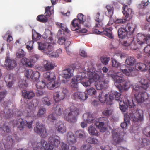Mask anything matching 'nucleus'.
<instances>
[{
    "label": "nucleus",
    "instance_id": "nucleus-43",
    "mask_svg": "<svg viewBox=\"0 0 150 150\" xmlns=\"http://www.w3.org/2000/svg\"><path fill=\"white\" fill-rule=\"evenodd\" d=\"M1 128L4 132L9 133L11 131L10 126L8 123H5Z\"/></svg>",
    "mask_w": 150,
    "mask_h": 150
},
{
    "label": "nucleus",
    "instance_id": "nucleus-13",
    "mask_svg": "<svg viewBox=\"0 0 150 150\" xmlns=\"http://www.w3.org/2000/svg\"><path fill=\"white\" fill-rule=\"evenodd\" d=\"M137 42L139 44L146 42L150 45V34L145 36L144 34L139 33L137 35Z\"/></svg>",
    "mask_w": 150,
    "mask_h": 150
},
{
    "label": "nucleus",
    "instance_id": "nucleus-33",
    "mask_svg": "<svg viewBox=\"0 0 150 150\" xmlns=\"http://www.w3.org/2000/svg\"><path fill=\"white\" fill-rule=\"evenodd\" d=\"M55 113L58 116H61L63 112L62 106L60 105H57L56 107L53 108Z\"/></svg>",
    "mask_w": 150,
    "mask_h": 150
},
{
    "label": "nucleus",
    "instance_id": "nucleus-4",
    "mask_svg": "<svg viewBox=\"0 0 150 150\" xmlns=\"http://www.w3.org/2000/svg\"><path fill=\"white\" fill-rule=\"evenodd\" d=\"M136 117L133 113H130L129 115H126L124 116V121L129 123L130 120L133 121L134 122H141L143 120L142 111L137 109L136 112Z\"/></svg>",
    "mask_w": 150,
    "mask_h": 150
},
{
    "label": "nucleus",
    "instance_id": "nucleus-64",
    "mask_svg": "<svg viewBox=\"0 0 150 150\" xmlns=\"http://www.w3.org/2000/svg\"><path fill=\"white\" fill-rule=\"evenodd\" d=\"M33 42L32 41H29L27 43L26 48L29 51H31L32 50L33 45Z\"/></svg>",
    "mask_w": 150,
    "mask_h": 150
},
{
    "label": "nucleus",
    "instance_id": "nucleus-31",
    "mask_svg": "<svg viewBox=\"0 0 150 150\" xmlns=\"http://www.w3.org/2000/svg\"><path fill=\"white\" fill-rule=\"evenodd\" d=\"M106 8L108 11L107 16L108 17H109L110 18L107 25L108 26H110L112 24V21L111 19L112 16V7L110 6L107 5L106 6Z\"/></svg>",
    "mask_w": 150,
    "mask_h": 150
},
{
    "label": "nucleus",
    "instance_id": "nucleus-2",
    "mask_svg": "<svg viewBox=\"0 0 150 150\" xmlns=\"http://www.w3.org/2000/svg\"><path fill=\"white\" fill-rule=\"evenodd\" d=\"M136 27L135 24L132 23H128L125 26L119 28L118 30V36L119 38L124 39L127 35L133 34Z\"/></svg>",
    "mask_w": 150,
    "mask_h": 150
},
{
    "label": "nucleus",
    "instance_id": "nucleus-41",
    "mask_svg": "<svg viewBox=\"0 0 150 150\" xmlns=\"http://www.w3.org/2000/svg\"><path fill=\"white\" fill-rule=\"evenodd\" d=\"M21 62L27 67H31L33 66L30 60L25 57H23L22 59Z\"/></svg>",
    "mask_w": 150,
    "mask_h": 150
},
{
    "label": "nucleus",
    "instance_id": "nucleus-50",
    "mask_svg": "<svg viewBox=\"0 0 150 150\" xmlns=\"http://www.w3.org/2000/svg\"><path fill=\"white\" fill-rule=\"evenodd\" d=\"M46 83L44 81H39L36 84V86L38 89H43L45 87Z\"/></svg>",
    "mask_w": 150,
    "mask_h": 150
},
{
    "label": "nucleus",
    "instance_id": "nucleus-29",
    "mask_svg": "<svg viewBox=\"0 0 150 150\" xmlns=\"http://www.w3.org/2000/svg\"><path fill=\"white\" fill-rule=\"evenodd\" d=\"M73 72L70 68L65 69L63 71L62 76L66 79L69 78L73 76Z\"/></svg>",
    "mask_w": 150,
    "mask_h": 150
},
{
    "label": "nucleus",
    "instance_id": "nucleus-1",
    "mask_svg": "<svg viewBox=\"0 0 150 150\" xmlns=\"http://www.w3.org/2000/svg\"><path fill=\"white\" fill-rule=\"evenodd\" d=\"M114 72L113 71V73ZM113 74V79L114 81V85L119 90L124 89L127 90L130 87L129 82H125V79L121 72H117Z\"/></svg>",
    "mask_w": 150,
    "mask_h": 150
},
{
    "label": "nucleus",
    "instance_id": "nucleus-44",
    "mask_svg": "<svg viewBox=\"0 0 150 150\" xmlns=\"http://www.w3.org/2000/svg\"><path fill=\"white\" fill-rule=\"evenodd\" d=\"M136 67L139 70L144 71H146L148 68L146 64L142 63H138L136 64Z\"/></svg>",
    "mask_w": 150,
    "mask_h": 150
},
{
    "label": "nucleus",
    "instance_id": "nucleus-34",
    "mask_svg": "<svg viewBox=\"0 0 150 150\" xmlns=\"http://www.w3.org/2000/svg\"><path fill=\"white\" fill-rule=\"evenodd\" d=\"M127 38L126 40L124 41L122 44L123 45L125 46H129L130 44L134 41V38L132 35L127 36Z\"/></svg>",
    "mask_w": 150,
    "mask_h": 150
},
{
    "label": "nucleus",
    "instance_id": "nucleus-35",
    "mask_svg": "<svg viewBox=\"0 0 150 150\" xmlns=\"http://www.w3.org/2000/svg\"><path fill=\"white\" fill-rule=\"evenodd\" d=\"M46 86L48 89L52 90L58 87L59 84L56 82L54 80H53L48 83Z\"/></svg>",
    "mask_w": 150,
    "mask_h": 150
},
{
    "label": "nucleus",
    "instance_id": "nucleus-25",
    "mask_svg": "<svg viewBox=\"0 0 150 150\" xmlns=\"http://www.w3.org/2000/svg\"><path fill=\"white\" fill-rule=\"evenodd\" d=\"M22 92V95L25 98L30 99L35 96V93L33 90H24Z\"/></svg>",
    "mask_w": 150,
    "mask_h": 150
},
{
    "label": "nucleus",
    "instance_id": "nucleus-59",
    "mask_svg": "<svg viewBox=\"0 0 150 150\" xmlns=\"http://www.w3.org/2000/svg\"><path fill=\"white\" fill-rule=\"evenodd\" d=\"M41 38L40 35L38 33H33L32 39L34 41H37L39 40Z\"/></svg>",
    "mask_w": 150,
    "mask_h": 150
},
{
    "label": "nucleus",
    "instance_id": "nucleus-51",
    "mask_svg": "<svg viewBox=\"0 0 150 150\" xmlns=\"http://www.w3.org/2000/svg\"><path fill=\"white\" fill-rule=\"evenodd\" d=\"M141 144L142 147L146 146L150 144V141L147 139H142L141 141Z\"/></svg>",
    "mask_w": 150,
    "mask_h": 150
},
{
    "label": "nucleus",
    "instance_id": "nucleus-28",
    "mask_svg": "<svg viewBox=\"0 0 150 150\" xmlns=\"http://www.w3.org/2000/svg\"><path fill=\"white\" fill-rule=\"evenodd\" d=\"M9 103L7 102H5L3 103L4 107V111L6 116L8 118H10L13 116V114L11 113V110L8 108Z\"/></svg>",
    "mask_w": 150,
    "mask_h": 150
},
{
    "label": "nucleus",
    "instance_id": "nucleus-8",
    "mask_svg": "<svg viewBox=\"0 0 150 150\" xmlns=\"http://www.w3.org/2000/svg\"><path fill=\"white\" fill-rule=\"evenodd\" d=\"M34 131L42 138H45L47 136V133L45 126L39 121H37L36 126L34 127Z\"/></svg>",
    "mask_w": 150,
    "mask_h": 150
},
{
    "label": "nucleus",
    "instance_id": "nucleus-40",
    "mask_svg": "<svg viewBox=\"0 0 150 150\" xmlns=\"http://www.w3.org/2000/svg\"><path fill=\"white\" fill-rule=\"evenodd\" d=\"M88 132L90 135L98 136L99 134L96 128L92 125L88 128Z\"/></svg>",
    "mask_w": 150,
    "mask_h": 150
},
{
    "label": "nucleus",
    "instance_id": "nucleus-54",
    "mask_svg": "<svg viewBox=\"0 0 150 150\" xmlns=\"http://www.w3.org/2000/svg\"><path fill=\"white\" fill-rule=\"evenodd\" d=\"M86 91L89 95H95L96 93V90L93 87H91L89 89H86Z\"/></svg>",
    "mask_w": 150,
    "mask_h": 150
},
{
    "label": "nucleus",
    "instance_id": "nucleus-47",
    "mask_svg": "<svg viewBox=\"0 0 150 150\" xmlns=\"http://www.w3.org/2000/svg\"><path fill=\"white\" fill-rule=\"evenodd\" d=\"M140 82L141 87L145 90L149 86V83L144 79H141Z\"/></svg>",
    "mask_w": 150,
    "mask_h": 150
},
{
    "label": "nucleus",
    "instance_id": "nucleus-6",
    "mask_svg": "<svg viewBox=\"0 0 150 150\" xmlns=\"http://www.w3.org/2000/svg\"><path fill=\"white\" fill-rule=\"evenodd\" d=\"M99 100L102 103H104L106 102L107 107H110L112 104V92H110L103 95V92L100 93L99 96Z\"/></svg>",
    "mask_w": 150,
    "mask_h": 150
},
{
    "label": "nucleus",
    "instance_id": "nucleus-49",
    "mask_svg": "<svg viewBox=\"0 0 150 150\" xmlns=\"http://www.w3.org/2000/svg\"><path fill=\"white\" fill-rule=\"evenodd\" d=\"M40 56L39 55L36 54H33L31 57L30 61L31 63H35L39 59Z\"/></svg>",
    "mask_w": 150,
    "mask_h": 150
},
{
    "label": "nucleus",
    "instance_id": "nucleus-56",
    "mask_svg": "<svg viewBox=\"0 0 150 150\" xmlns=\"http://www.w3.org/2000/svg\"><path fill=\"white\" fill-rule=\"evenodd\" d=\"M109 108L108 107H107ZM112 110L110 109L107 108L106 110H105L103 112V114L106 116H108L112 115Z\"/></svg>",
    "mask_w": 150,
    "mask_h": 150
},
{
    "label": "nucleus",
    "instance_id": "nucleus-16",
    "mask_svg": "<svg viewBox=\"0 0 150 150\" xmlns=\"http://www.w3.org/2000/svg\"><path fill=\"white\" fill-rule=\"evenodd\" d=\"M107 120V118L104 117H100L98 120V122H97L95 123V125L96 127L98 128L101 132H103L106 131L107 128L105 126L104 124Z\"/></svg>",
    "mask_w": 150,
    "mask_h": 150
},
{
    "label": "nucleus",
    "instance_id": "nucleus-38",
    "mask_svg": "<svg viewBox=\"0 0 150 150\" xmlns=\"http://www.w3.org/2000/svg\"><path fill=\"white\" fill-rule=\"evenodd\" d=\"M93 79H88L86 77H85L83 81H82L81 84L85 87H87L90 86L94 82Z\"/></svg>",
    "mask_w": 150,
    "mask_h": 150
},
{
    "label": "nucleus",
    "instance_id": "nucleus-23",
    "mask_svg": "<svg viewBox=\"0 0 150 150\" xmlns=\"http://www.w3.org/2000/svg\"><path fill=\"white\" fill-rule=\"evenodd\" d=\"M55 127L57 131L61 134H64L67 132L65 125L61 121H59L56 123Z\"/></svg>",
    "mask_w": 150,
    "mask_h": 150
},
{
    "label": "nucleus",
    "instance_id": "nucleus-11",
    "mask_svg": "<svg viewBox=\"0 0 150 150\" xmlns=\"http://www.w3.org/2000/svg\"><path fill=\"white\" fill-rule=\"evenodd\" d=\"M68 93L67 89H64L62 92L57 91L54 93L53 95L54 100L56 103L59 102L63 100Z\"/></svg>",
    "mask_w": 150,
    "mask_h": 150
},
{
    "label": "nucleus",
    "instance_id": "nucleus-19",
    "mask_svg": "<svg viewBox=\"0 0 150 150\" xmlns=\"http://www.w3.org/2000/svg\"><path fill=\"white\" fill-rule=\"evenodd\" d=\"M123 10L122 12L125 16V18L127 21H129L132 17L133 13L131 9L128 8V6L124 4L122 8Z\"/></svg>",
    "mask_w": 150,
    "mask_h": 150
},
{
    "label": "nucleus",
    "instance_id": "nucleus-7",
    "mask_svg": "<svg viewBox=\"0 0 150 150\" xmlns=\"http://www.w3.org/2000/svg\"><path fill=\"white\" fill-rule=\"evenodd\" d=\"M77 18L74 19L71 22V29L73 31H76L81 28L80 24H83L85 21L84 15L80 13L77 15Z\"/></svg>",
    "mask_w": 150,
    "mask_h": 150
},
{
    "label": "nucleus",
    "instance_id": "nucleus-45",
    "mask_svg": "<svg viewBox=\"0 0 150 150\" xmlns=\"http://www.w3.org/2000/svg\"><path fill=\"white\" fill-rule=\"evenodd\" d=\"M87 74L89 78L88 79H93L94 81L100 78V76L97 73L93 72H88Z\"/></svg>",
    "mask_w": 150,
    "mask_h": 150
},
{
    "label": "nucleus",
    "instance_id": "nucleus-48",
    "mask_svg": "<svg viewBox=\"0 0 150 150\" xmlns=\"http://www.w3.org/2000/svg\"><path fill=\"white\" fill-rule=\"evenodd\" d=\"M32 74L31 79L33 81H37L40 76V73L37 71H33Z\"/></svg>",
    "mask_w": 150,
    "mask_h": 150
},
{
    "label": "nucleus",
    "instance_id": "nucleus-10",
    "mask_svg": "<svg viewBox=\"0 0 150 150\" xmlns=\"http://www.w3.org/2000/svg\"><path fill=\"white\" fill-rule=\"evenodd\" d=\"M28 109L29 110H27V117L30 119V121H26L25 126H26L29 129H31L32 128V124L34 121L33 117L35 115L34 114L35 108L32 106H29Z\"/></svg>",
    "mask_w": 150,
    "mask_h": 150
},
{
    "label": "nucleus",
    "instance_id": "nucleus-62",
    "mask_svg": "<svg viewBox=\"0 0 150 150\" xmlns=\"http://www.w3.org/2000/svg\"><path fill=\"white\" fill-rule=\"evenodd\" d=\"M33 73V71L31 69H29L26 71L25 73V76L28 79L31 78Z\"/></svg>",
    "mask_w": 150,
    "mask_h": 150
},
{
    "label": "nucleus",
    "instance_id": "nucleus-55",
    "mask_svg": "<svg viewBox=\"0 0 150 150\" xmlns=\"http://www.w3.org/2000/svg\"><path fill=\"white\" fill-rule=\"evenodd\" d=\"M16 55L18 58L23 57L25 55V53L22 49H20L18 51L16 52Z\"/></svg>",
    "mask_w": 150,
    "mask_h": 150
},
{
    "label": "nucleus",
    "instance_id": "nucleus-52",
    "mask_svg": "<svg viewBox=\"0 0 150 150\" xmlns=\"http://www.w3.org/2000/svg\"><path fill=\"white\" fill-rule=\"evenodd\" d=\"M87 142L90 144H98V141L97 139L93 137H89L86 140Z\"/></svg>",
    "mask_w": 150,
    "mask_h": 150
},
{
    "label": "nucleus",
    "instance_id": "nucleus-12",
    "mask_svg": "<svg viewBox=\"0 0 150 150\" xmlns=\"http://www.w3.org/2000/svg\"><path fill=\"white\" fill-rule=\"evenodd\" d=\"M121 71L127 76H134L137 75V73L132 67H127L125 65H123L120 67Z\"/></svg>",
    "mask_w": 150,
    "mask_h": 150
},
{
    "label": "nucleus",
    "instance_id": "nucleus-46",
    "mask_svg": "<svg viewBox=\"0 0 150 150\" xmlns=\"http://www.w3.org/2000/svg\"><path fill=\"white\" fill-rule=\"evenodd\" d=\"M48 18L43 14L40 15L38 16L37 18V20L39 22L42 23H45L48 21Z\"/></svg>",
    "mask_w": 150,
    "mask_h": 150
},
{
    "label": "nucleus",
    "instance_id": "nucleus-24",
    "mask_svg": "<svg viewBox=\"0 0 150 150\" xmlns=\"http://www.w3.org/2000/svg\"><path fill=\"white\" fill-rule=\"evenodd\" d=\"M67 142L70 144H74L77 142L74 134L71 131L68 132L67 133Z\"/></svg>",
    "mask_w": 150,
    "mask_h": 150
},
{
    "label": "nucleus",
    "instance_id": "nucleus-5",
    "mask_svg": "<svg viewBox=\"0 0 150 150\" xmlns=\"http://www.w3.org/2000/svg\"><path fill=\"white\" fill-rule=\"evenodd\" d=\"M79 112V110L78 108L74 106H71L67 116L65 117L66 120L71 123H75L77 120V116Z\"/></svg>",
    "mask_w": 150,
    "mask_h": 150
},
{
    "label": "nucleus",
    "instance_id": "nucleus-30",
    "mask_svg": "<svg viewBox=\"0 0 150 150\" xmlns=\"http://www.w3.org/2000/svg\"><path fill=\"white\" fill-rule=\"evenodd\" d=\"M43 64L44 69L46 70H51L54 67V64L47 60L44 61Z\"/></svg>",
    "mask_w": 150,
    "mask_h": 150
},
{
    "label": "nucleus",
    "instance_id": "nucleus-58",
    "mask_svg": "<svg viewBox=\"0 0 150 150\" xmlns=\"http://www.w3.org/2000/svg\"><path fill=\"white\" fill-rule=\"evenodd\" d=\"M42 101L44 104L47 106H50L51 104L49 99L47 97L42 98Z\"/></svg>",
    "mask_w": 150,
    "mask_h": 150
},
{
    "label": "nucleus",
    "instance_id": "nucleus-60",
    "mask_svg": "<svg viewBox=\"0 0 150 150\" xmlns=\"http://www.w3.org/2000/svg\"><path fill=\"white\" fill-rule=\"evenodd\" d=\"M51 6H47L45 8V14L48 18L51 16V12L50 11Z\"/></svg>",
    "mask_w": 150,
    "mask_h": 150
},
{
    "label": "nucleus",
    "instance_id": "nucleus-53",
    "mask_svg": "<svg viewBox=\"0 0 150 150\" xmlns=\"http://www.w3.org/2000/svg\"><path fill=\"white\" fill-rule=\"evenodd\" d=\"M56 25L58 26V28L62 29V30H61L63 31L65 33H67L68 34V29L65 25L62 23L59 24V23H56Z\"/></svg>",
    "mask_w": 150,
    "mask_h": 150
},
{
    "label": "nucleus",
    "instance_id": "nucleus-32",
    "mask_svg": "<svg viewBox=\"0 0 150 150\" xmlns=\"http://www.w3.org/2000/svg\"><path fill=\"white\" fill-rule=\"evenodd\" d=\"M45 77L48 81L54 80L55 76L54 72L51 71L47 72L44 74Z\"/></svg>",
    "mask_w": 150,
    "mask_h": 150
},
{
    "label": "nucleus",
    "instance_id": "nucleus-42",
    "mask_svg": "<svg viewBox=\"0 0 150 150\" xmlns=\"http://www.w3.org/2000/svg\"><path fill=\"white\" fill-rule=\"evenodd\" d=\"M75 134L77 138L83 139L85 137V133L83 130H78L75 132Z\"/></svg>",
    "mask_w": 150,
    "mask_h": 150
},
{
    "label": "nucleus",
    "instance_id": "nucleus-63",
    "mask_svg": "<svg viewBox=\"0 0 150 150\" xmlns=\"http://www.w3.org/2000/svg\"><path fill=\"white\" fill-rule=\"evenodd\" d=\"M96 23L95 27L96 28H99L102 27L103 25V20H99L98 21H96Z\"/></svg>",
    "mask_w": 150,
    "mask_h": 150
},
{
    "label": "nucleus",
    "instance_id": "nucleus-39",
    "mask_svg": "<svg viewBox=\"0 0 150 150\" xmlns=\"http://www.w3.org/2000/svg\"><path fill=\"white\" fill-rule=\"evenodd\" d=\"M136 62V60L134 57L132 56L129 57L125 60L126 63L128 65H134Z\"/></svg>",
    "mask_w": 150,
    "mask_h": 150
},
{
    "label": "nucleus",
    "instance_id": "nucleus-3",
    "mask_svg": "<svg viewBox=\"0 0 150 150\" xmlns=\"http://www.w3.org/2000/svg\"><path fill=\"white\" fill-rule=\"evenodd\" d=\"M141 88L138 85H135L133 87L132 93L134 96L138 103L143 102L147 99L149 96L146 92H140Z\"/></svg>",
    "mask_w": 150,
    "mask_h": 150
},
{
    "label": "nucleus",
    "instance_id": "nucleus-36",
    "mask_svg": "<svg viewBox=\"0 0 150 150\" xmlns=\"http://www.w3.org/2000/svg\"><path fill=\"white\" fill-rule=\"evenodd\" d=\"M25 122L24 121L23 119H18L17 121L16 125H17L18 129L20 130H22L25 125Z\"/></svg>",
    "mask_w": 150,
    "mask_h": 150
},
{
    "label": "nucleus",
    "instance_id": "nucleus-22",
    "mask_svg": "<svg viewBox=\"0 0 150 150\" xmlns=\"http://www.w3.org/2000/svg\"><path fill=\"white\" fill-rule=\"evenodd\" d=\"M67 33H65L63 31L59 30L57 33V36L59 39L58 43L60 45H62L66 41Z\"/></svg>",
    "mask_w": 150,
    "mask_h": 150
},
{
    "label": "nucleus",
    "instance_id": "nucleus-18",
    "mask_svg": "<svg viewBox=\"0 0 150 150\" xmlns=\"http://www.w3.org/2000/svg\"><path fill=\"white\" fill-rule=\"evenodd\" d=\"M112 27L105 28V30L100 32L97 29L93 30V32L95 34H100L101 35H105L110 39H112Z\"/></svg>",
    "mask_w": 150,
    "mask_h": 150
},
{
    "label": "nucleus",
    "instance_id": "nucleus-9",
    "mask_svg": "<svg viewBox=\"0 0 150 150\" xmlns=\"http://www.w3.org/2000/svg\"><path fill=\"white\" fill-rule=\"evenodd\" d=\"M119 104L120 109L123 112H125L128 108H134L135 106L132 100L130 101L127 99L125 101H121Z\"/></svg>",
    "mask_w": 150,
    "mask_h": 150
},
{
    "label": "nucleus",
    "instance_id": "nucleus-57",
    "mask_svg": "<svg viewBox=\"0 0 150 150\" xmlns=\"http://www.w3.org/2000/svg\"><path fill=\"white\" fill-rule=\"evenodd\" d=\"M91 146L89 144H83L81 147V150H92Z\"/></svg>",
    "mask_w": 150,
    "mask_h": 150
},
{
    "label": "nucleus",
    "instance_id": "nucleus-15",
    "mask_svg": "<svg viewBox=\"0 0 150 150\" xmlns=\"http://www.w3.org/2000/svg\"><path fill=\"white\" fill-rule=\"evenodd\" d=\"M85 79V77H82L81 76H77L74 77L72 79L71 83V87L74 89L78 90V84L83 81Z\"/></svg>",
    "mask_w": 150,
    "mask_h": 150
},
{
    "label": "nucleus",
    "instance_id": "nucleus-14",
    "mask_svg": "<svg viewBox=\"0 0 150 150\" xmlns=\"http://www.w3.org/2000/svg\"><path fill=\"white\" fill-rule=\"evenodd\" d=\"M60 139L57 135H52L49 137L48 143L49 145L52 147L53 150L54 147H57L60 144Z\"/></svg>",
    "mask_w": 150,
    "mask_h": 150
},
{
    "label": "nucleus",
    "instance_id": "nucleus-37",
    "mask_svg": "<svg viewBox=\"0 0 150 150\" xmlns=\"http://www.w3.org/2000/svg\"><path fill=\"white\" fill-rule=\"evenodd\" d=\"M53 50V47L50 43H46L44 52L46 54H50Z\"/></svg>",
    "mask_w": 150,
    "mask_h": 150
},
{
    "label": "nucleus",
    "instance_id": "nucleus-26",
    "mask_svg": "<svg viewBox=\"0 0 150 150\" xmlns=\"http://www.w3.org/2000/svg\"><path fill=\"white\" fill-rule=\"evenodd\" d=\"M122 132H117L115 134H113V139L116 144H119L123 141V137L122 135Z\"/></svg>",
    "mask_w": 150,
    "mask_h": 150
},
{
    "label": "nucleus",
    "instance_id": "nucleus-21",
    "mask_svg": "<svg viewBox=\"0 0 150 150\" xmlns=\"http://www.w3.org/2000/svg\"><path fill=\"white\" fill-rule=\"evenodd\" d=\"M73 98L76 100H85L88 98L87 94L85 92H77L74 93Z\"/></svg>",
    "mask_w": 150,
    "mask_h": 150
},
{
    "label": "nucleus",
    "instance_id": "nucleus-27",
    "mask_svg": "<svg viewBox=\"0 0 150 150\" xmlns=\"http://www.w3.org/2000/svg\"><path fill=\"white\" fill-rule=\"evenodd\" d=\"M83 117L84 120L88 123H93L95 119L92 116V115L88 113H84Z\"/></svg>",
    "mask_w": 150,
    "mask_h": 150
},
{
    "label": "nucleus",
    "instance_id": "nucleus-20",
    "mask_svg": "<svg viewBox=\"0 0 150 150\" xmlns=\"http://www.w3.org/2000/svg\"><path fill=\"white\" fill-rule=\"evenodd\" d=\"M97 80L96 83H95V86L96 89L98 90L102 89H106L108 87V81L107 80L101 81L100 78Z\"/></svg>",
    "mask_w": 150,
    "mask_h": 150
},
{
    "label": "nucleus",
    "instance_id": "nucleus-17",
    "mask_svg": "<svg viewBox=\"0 0 150 150\" xmlns=\"http://www.w3.org/2000/svg\"><path fill=\"white\" fill-rule=\"evenodd\" d=\"M5 65L8 69L11 70L16 67L17 63L15 60L7 57L5 59Z\"/></svg>",
    "mask_w": 150,
    "mask_h": 150
},
{
    "label": "nucleus",
    "instance_id": "nucleus-61",
    "mask_svg": "<svg viewBox=\"0 0 150 150\" xmlns=\"http://www.w3.org/2000/svg\"><path fill=\"white\" fill-rule=\"evenodd\" d=\"M110 60L109 57H105L104 56L100 58V60L101 62L104 65H106Z\"/></svg>",
    "mask_w": 150,
    "mask_h": 150
}]
</instances>
